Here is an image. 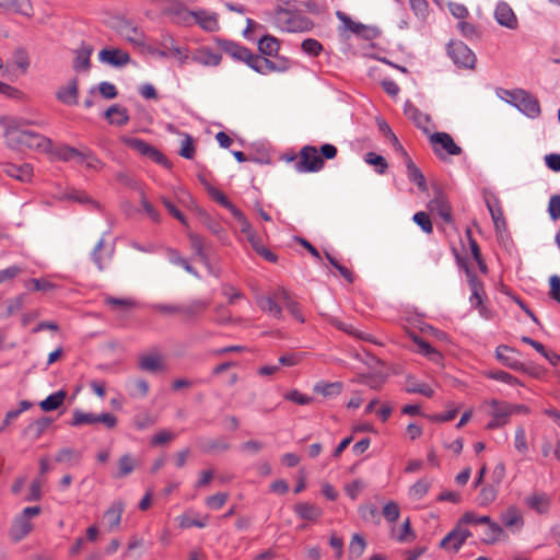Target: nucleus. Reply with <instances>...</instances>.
I'll return each instance as SVG.
<instances>
[{
	"instance_id": "nucleus-64",
	"label": "nucleus",
	"mask_w": 560,
	"mask_h": 560,
	"mask_svg": "<svg viewBox=\"0 0 560 560\" xmlns=\"http://www.w3.org/2000/svg\"><path fill=\"white\" fill-rule=\"evenodd\" d=\"M548 213L552 220L560 219V195H553L550 197Z\"/></svg>"
},
{
	"instance_id": "nucleus-47",
	"label": "nucleus",
	"mask_w": 560,
	"mask_h": 560,
	"mask_svg": "<svg viewBox=\"0 0 560 560\" xmlns=\"http://www.w3.org/2000/svg\"><path fill=\"white\" fill-rule=\"evenodd\" d=\"M189 241H190L191 248L195 252V255L199 258V260L205 266L210 268V260H209V257L203 248V240L197 234H190Z\"/></svg>"
},
{
	"instance_id": "nucleus-49",
	"label": "nucleus",
	"mask_w": 560,
	"mask_h": 560,
	"mask_svg": "<svg viewBox=\"0 0 560 560\" xmlns=\"http://www.w3.org/2000/svg\"><path fill=\"white\" fill-rule=\"evenodd\" d=\"M498 497V489L493 485H486L480 489L477 497V503L480 506H488L495 501Z\"/></svg>"
},
{
	"instance_id": "nucleus-6",
	"label": "nucleus",
	"mask_w": 560,
	"mask_h": 560,
	"mask_svg": "<svg viewBox=\"0 0 560 560\" xmlns=\"http://www.w3.org/2000/svg\"><path fill=\"white\" fill-rule=\"evenodd\" d=\"M447 52L455 65L471 69L476 62V56L471 49L463 42H451Z\"/></svg>"
},
{
	"instance_id": "nucleus-52",
	"label": "nucleus",
	"mask_w": 560,
	"mask_h": 560,
	"mask_svg": "<svg viewBox=\"0 0 560 560\" xmlns=\"http://www.w3.org/2000/svg\"><path fill=\"white\" fill-rule=\"evenodd\" d=\"M81 458V453L70 447H63L56 454V462L61 464H78Z\"/></svg>"
},
{
	"instance_id": "nucleus-44",
	"label": "nucleus",
	"mask_w": 560,
	"mask_h": 560,
	"mask_svg": "<svg viewBox=\"0 0 560 560\" xmlns=\"http://www.w3.org/2000/svg\"><path fill=\"white\" fill-rule=\"evenodd\" d=\"M488 528L486 529V536L482 539V541L487 545H493L498 540L502 538H506V535L502 528L501 525L498 523L490 521V523L487 524Z\"/></svg>"
},
{
	"instance_id": "nucleus-32",
	"label": "nucleus",
	"mask_w": 560,
	"mask_h": 560,
	"mask_svg": "<svg viewBox=\"0 0 560 560\" xmlns=\"http://www.w3.org/2000/svg\"><path fill=\"white\" fill-rule=\"evenodd\" d=\"M402 154L406 158V167H407V175L410 182H413L420 190L425 191L427 190V184L424 176L420 168L412 162V160L408 156V154L402 152Z\"/></svg>"
},
{
	"instance_id": "nucleus-7",
	"label": "nucleus",
	"mask_w": 560,
	"mask_h": 560,
	"mask_svg": "<svg viewBox=\"0 0 560 560\" xmlns=\"http://www.w3.org/2000/svg\"><path fill=\"white\" fill-rule=\"evenodd\" d=\"M429 139L434 153L441 159H443V151L450 155H459L462 153V148L457 145L453 138L446 132L431 133Z\"/></svg>"
},
{
	"instance_id": "nucleus-43",
	"label": "nucleus",
	"mask_w": 560,
	"mask_h": 560,
	"mask_svg": "<svg viewBox=\"0 0 560 560\" xmlns=\"http://www.w3.org/2000/svg\"><path fill=\"white\" fill-rule=\"evenodd\" d=\"M139 368L147 372H158L163 369V362L159 354H145L140 358Z\"/></svg>"
},
{
	"instance_id": "nucleus-18",
	"label": "nucleus",
	"mask_w": 560,
	"mask_h": 560,
	"mask_svg": "<svg viewBox=\"0 0 560 560\" xmlns=\"http://www.w3.org/2000/svg\"><path fill=\"white\" fill-rule=\"evenodd\" d=\"M124 511L125 503L120 500L114 501L110 504V506L105 511L103 520L107 525L108 532H115L119 528Z\"/></svg>"
},
{
	"instance_id": "nucleus-2",
	"label": "nucleus",
	"mask_w": 560,
	"mask_h": 560,
	"mask_svg": "<svg viewBox=\"0 0 560 560\" xmlns=\"http://www.w3.org/2000/svg\"><path fill=\"white\" fill-rule=\"evenodd\" d=\"M275 21L285 32H306L313 27V22L307 16L287 9H279Z\"/></svg>"
},
{
	"instance_id": "nucleus-45",
	"label": "nucleus",
	"mask_w": 560,
	"mask_h": 560,
	"mask_svg": "<svg viewBox=\"0 0 560 560\" xmlns=\"http://www.w3.org/2000/svg\"><path fill=\"white\" fill-rule=\"evenodd\" d=\"M167 257L171 264L179 266L184 268L188 273L192 275L195 278L199 279V273L197 270L188 262L187 259L180 256V254L175 249H168Z\"/></svg>"
},
{
	"instance_id": "nucleus-21",
	"label": "nucleus",
	"mask_w": 560,
	"mask_h": 560,
	"mask_svg": "<svg viewBox=\"0 0 560 560\" xmlns=\"http://www.w3.org/2000/svg\"><path fill=\"white\" fill-rule=\"evenodd\" d=\"M337 18L343 23L345 27L353 34L360 35L364 38H371L374 36L375 31L366 25L359 22H354L346 13L338 11Z\"/></svg>"
},
{
	"instance_id": "nucleus-23",
	"label": "nucleus",
	"mask_w": 560,
	"mask_h": 560,
	"mask_svg": "<svg viewBox=\"0 0 560 560\" xmlns=\"http://www.w3.org/2000/svg\"><path fill=\"white\" fill-rule=\"evenodd\" d=\"M486 205L491 214L495 230L497 231L504 230L506 228V222L503 217V210L501 208L499 199L495 196L487 197Z\"/></svg>"
},
{
	"instance_id": "nucleus-41",
	"label": "nucleus",
	"mask_w": 560,
	"mask_h": 560,
	"mask_svg": "<svg viewBox=\"0 0 560 560\" xmlns=\"http://www.w3.org/2000/svg\"><path fill=\"white\" fill-rule=\"evenodd\" d=\"M137 465V460L130 454H124L118 459V470L113 475L114 478H122L130 475Z\"/></svg>"
},
{
	"instance_id": "nucleus-8",
	"label": "nucleus",
	"mask_w": 560,
	"mask_h": 560,
	"mask_svg": "<svg viewBox=\"0 0 560 560\" xmlns=\"http://www.w3.org/2000/svg\"><path fill=\"white\" fill-rule=\"evenodd\" d=\"M114 28L116 32L125 38L127 42L135 46H143L144 45V34L143 32L135 25L131 21L127 19H117L115 22Z\"/></svg>"
},
{
	"instance_id": "nucleus-37",
	"label": "nucleus",
	"mask_w": 560,
	"mask_h": 560,
	"mask_svg": "<svg viewBox=\"0 0 560 560\" xmlns=\"http://www.w3.org/2000/svg\"><path fill=\"white\" fill-rule=\"evenodd\" d=\"M67 397V393L63 389H60L56 393H52L47 398L39 402V407L45 412H50L58 409L65 401Z\"/></svg>"
},
{
	"instance_id": "nucleus-28",
	"label": "nucleus",
	"mask_w": 560,
	"mask_h": 560,
	"mask_svg": "<svg viewBox=\"0 0 560 560\" xmlns=\"http://www.w3.org/2000/svg\"><path fill=\"white\" fill-rule=\"evenodd\" d=\"M526 505L538 514H545L550 506V498L544 492H534L525 499Z\"/></svg>"
},
{
	"instance_id": "nucleus-62",
	"label": "nucleus",
	"mask_w": 560,
	"mask_h": 560,
	"mask_svg": "<svg viewBox=\"0 0 560 560\" xmlns=\"http://www.w3.org/2000/svg\"><path fill=\"white\" fill-rule=\"evenodd\" d=\"M514 446L521 454H525L528 451L526 433L522 427L517 428L515 431Z\"/></svg>"
},
{
	"instance_id": "nucleus-34",
	"label": "nucleus",
	"mask_w": 560,
	"mask_h": 560,
	"mask_svg": "<svg viewBox=\"0 0 560 560\" xmlns=\"http://www.w3.org/2000/svg\"><path fill=\"white\" fill-rule=\"evenodd\" d=\"M405 390L408 394H420L425 397H432L434 395V390L424 382H419L413 376L409 375L406 378V387Z\"/></svg>"
},
{
	"instance_id": "nucleus-10",
	"label": "nucleus",
	"mask_w": 560,
	"mask_h": 560,
	"mask_svg": "<svg viewBox=\"0 0 560 560\" xmlns=\"http://www.w3.org/2000/svg\"><path fill=\"white\" fill-rule=\"evenodd\" d=\"M470 536V530L463 528L462 524L458 523L456 527L440 541V547L457 552Z\"/></svg>"
},
{
	"instance_id": "nucleus-14",
	"label": "nucleus",
	"mask_w": 560,
	"mask_h": 560,
	"mask_svg": "<svg viewBox=\"0 0 560 560\" xmlns=\"http://www.w3.org/2000/svg\"><path fill=\"white\" fill-rule=\"evenodd\" d=\"M221 48L233 59L245 62L248 67L252 65L254 55L248 48L231 40H221Z\"/></svg>"
},
{
	"instance_id": "nucleus-13",
	"label": "nucleus",
	"mask_w": 560,
	"mask_h": 560,
	"mask_svg": "<svg viewBox=\"0 0 560 560\" xmlns=\"http://www.w3.org/2000/svg\"><path fill=\"white\" fill-rule=\"evenodd\" d=\"M194 24H197L206 32H217L220 28L219 15L215 12L197 9L194 14Z\"/></svg>"
},
{
	"instance_id": "nucleus-39",
	"label": "nucleus",
	"mask_w": 560,
	"mask_h": 560,
	"mask_svg": "<svg viewBox=\"0 0 560 560\" xmlns=\"http://www.w3.org/2000/svg\"><path fill=\"white\" fill-rule=\"evenodd\" d=\"M343 385L341 382L325 383L319 382L314 386V392L320 394L326 398L338 396L342 392Z\"/></svg>"
},
{
	"instance_id": "nucleus-55",
	"label": "nucleus",
	"mask_w": 560,
	"mask_h": 560,
	"mask_svg": "<svg viewBox=\"0 0 560 560\" xmlns=\"http://www.w3.org/2000/svg\"><path fill=\"white\" fill-rule=\"evenodd\" d=\"M201 448L205 452H224L230 448V443L223 439H208L201 444Z\"/></svg>"
},
{
	"instance_id": "nucleus-3",
	"label": "nucleus",
	"mask_w": 560,
	"mask_h": 560,
	"mask_svg": "<svg viewBox=\"0 0 560 560\" xmlns=\"http://www.w3.org/2000/svg\"><path fill=\"white\" fill-rule=\"evenodd\" d=\"M121 141L130 149L139 152L143 156L151 159L155 163L161 164L166 168L172 166L168 159L155 147L149 144L148 142L132 137H121Z\"/></svg>"
},
{
	"instance_id": "nucleus-4",
	"label": "nucleus",
	"mask_w": 560,
	"mask_h": 560,
	"mask_svg": "<svg viewBox=\"0 0 560 560\" xmlns=\"http://www.w3.org/2000/svg\"><path fill=\"white\" fill-rule=\"evenodd\" d=\"M324 160L315 147L305 145L300 151V160L295 162L294 168L299 173H315L323 168Z\"/></svg>"
},
{
	"instance_id": "nucleus-19",
	"label": "nucleus",
	"mask_w": 560,
	"mask_h": 560,
	"mask_svg": "<svg viewBox=\"0 0 560 560\" xmlns=\"http://www.w3.org/2000/svg\"><path fill=\"white\" fill-rule=\"evenodd\" d=\"M78 96L79 83L77 79H71L66 85L60 86L56 92V98L68 106L77 105Z\"/></svg>"
},
{
	"instance_id": "nucleus-16",
	"label": "nucleus",
	"mask_w": 560,
	"mask_h": 560,
	"mask_svg": "<svg viewBox=\"0 0 560 560\" xmlns=\"http://www.w3.org/2000/svg\"><path fill=\"white\" fill-rule=\"evenodd\" d=\"M0 165L4 174L22 183L30 182L33 176V168L27 163L16 165L11 162H2Z\"/></svg>"
},
{
	"instance_id": "nucleus-51",
	"label": "nucleus",
	"mask_w": 560,
	"mask_h": 560,
	"mask_svg": "<svg viewBox=\"0 0 560 560\" xmlns=\"http://www.w3.org/2000/svg\"><path fill=\"white\" fill-rule=\"evenodd\" d=\"M413 341L418 346V352L428 357L432 361H439L441 353L434 349L429 342L418 336H413Z\"/></svg>"
},
{
	"instance_id": "nucleus-35",
	"label": "nucleus",
	"mask_w": 560,
	"mask_h": 560,
	"mask_svg": "<svg viewBox=\"0 0 560 560\" xmlns=\"http://www.w3.org/2000/svg\"><path fill=\"white\" fill-rule=\"evenodd\" d=\"M175 23L184 26L194 25L195 10H189L184 5H176L170 10Z\"/></svg>"
},
{
	"instance_id": "nucleus-54",
	"label": "nucleus",
	"mask_w": 560,
	"mask_h": 560,
	"mask_svg": "<svg viewBox=\"0 0 560 560\" xmlns=\"http://www.w3.org/2000/svg\"><path fill=\"white\" fill-rule=\"evenodd\" d=\"M207 191L210 195V197L217 201L219 205H221L223 208L228 209L231 214L236 210L237 208L229 200V198L218 188L213 186H208Z\"/></svg>"
},
{
	"instance_id": "nucleus-53",
	"label": "nucleus",
	"mask_w": 560,
	"mask_h": 560,
	"mask_svg": "<svg viewBox=\"0 0 560 560\" xmlns=\"http://www.w3.org/2000/svg\"><path fill=\"white\" fill-rule=\"evenodd\" d=\"M430 487L431 481L429 479H419L409 488V497L413 500H420L428 493Z\"/></svg>"
},
{
	"instance_id": "nucleus-31",
	"label": "nucleus",
	"mask_w": 560,
	"mask_h": 560,
	"mask_svg": "<svg viewBox=\"0 0 560 560\" xmlns=\"http://www.w3.org/2000/svg\"><path fill=\"white\" fill-rule=\"evenodd\" d=\"M294 512L300 518L313 522L317 521L323 514L320 508L307 502H300L295 504Z\"/></svg>"
},
{
	"instance_id": "nucleus-56",
	"label": "nucleus",
	"mask_w": 560,
	"mask_h": 560,
	"mask_svg": "<svg viewBox=\"0 0 560 560\" xmlns=\"http://www.w3.org/2000/svg\"><path fill=\"white\" fill-rule=\"evenodd\" d=\"M377 125H378L380 131L383 133V136L387 140H389L397 150L405 152L404 148L401 147V144L398 141V138L393 132L389 125L383 119L377 120Z\"/></svg>"
},
{
	"instance_id": "nucleus-46",
	"label": "nucleus",
	"mask_w": 560,
	"mask_h": 560,
	"mask_svg": "<svg viewBox=\"0 0 560 560\" xmlns=\"http://www.w3.org/2000/svg\"><path fill=\"white\" fill-rule=\"evenodd\" d=\"M98 423L97 415L92 412H84L80 409H75L73 411V418L69 422L71 427H81L84 424H95Z\"/></svg>"
},
{
	"instance_id": "nucleus-27",
	"label": "nucleus",
	"mask_w": 560,
	"mask_h": 560,
	"mask_svg": "<svg viewBox=\"0 0 560 560\" xmlns=\"http://www.w3.org/2000/svg\"><path fill=\"white\" fill-rule=\"evenodd\" d=\"M495 354L498 360L501 361L504 365L515 371L523 369V363L516 359V351L513 348L508 346H499L495 350Z\"/></svg>"
},
{
	"instance_id": "nucleus-63",
	"label": "nucleus",
	"mask_w": 560,
	"mask_h": 560,
	"mask_svg": "<svg viewBox=\"0 0 560 560\" xmlns=\"http://www.w3.org/2000/svg\"><path fill=\"white\" fill-rule=\"evenodd\" d=\"M214 313L217 315L214 318V322L220 325H224V324H229V323L233 322V317H232L231 313L222 304L217 305L214 307Z\"/></svg>"
},
{
	"instance_id": "nucleus-17",
	"label": "nucleus",
	"mask_w": 560,
	"mask_h": 560,
	"mask_svg": "<svg viewBox=\"0 0 560 560\" xmlns=\"http://www.w3.org/2000/svg\"><path fill=\"white\" fill-rule=\"evenodd\" d=\"M495 21L510 30L517 28V18L512 8L506 2H499L494 10Z\"/></svg>"
},
{
	"instance_id": "nucleus-22",
	"label": "nucleus",
	"mask_w": 560,
	"mask_h": 560,
	"mask_svg": "<svg viewBox=\"0 0 560 560\" xmlns=\"http://www.w3.org/2000/svg\"><path fill=\"white\" fill-rule=\"evenodd\" d=\"M405 115L411 119L415 125L423 130V132L429 133V125H430V116L423 114L420 109L413 106L411 103L407 102L405 104Z\"/></svg>"
},
{
	"instance_id": "nucleus-50",
	"label": "nucleus",
	"mask_w": 560,
	"mask_h": 560,
	"mask_svg": "<svg viewBox=\"0 0 560 560\" xmlns=\"http://www.w3.org/2000/svg\"><path fill=\"white\" fill-rule=\"evenodd\" d=\"M105 304L109 306L114 311H130L137 306L136 301L131 299H120V298H113L107 296L105 298Z\"/></svg>"
},
{
	"instance_id": "nucleus-57",
	"label": "nucleus",
	"mask_w": 560,
	"mask_h": 560,
	"mask_svg": "<svg viewBox=\"0 0 560 560\" xmlns=\"http://www.w3.org/2000/svg\"><path fill=\"white\" fill-rule=\"evenodd\" d=\"M365 540L359 534H354L349 545V553L353 558H359L365 549Z\"/></svg>"
},
{
	"instance_id": "nucleus-15",
	"label": "nucleus",
	"mask_w": 560,
	"mask_h": 560,
	"mask_svg": "<svg viewBox=\"0 0 560 560\" xmlns=\"http://www.w3.org/2000/svg\"><path fill=\"white\" fill-rule=\"evenodd\" d=\"M98 60L114 67H124L130 62V56L121 49L104 48L98 52Z\"/></svg>"
},
{
	"instance_id": "nucleus-29",
	"label": "nucleus",
	"mask_w": 560,
	"mask_h": 560,
	"mask_svg": "<svg viewBox=\"0 0 560 560\" xmlns=\"http://www.w3.org/2000/svg\"><path fill=\"white\" fill-rule=\"evenodd\" d=\"M52 420L48 417H42L31 422L23 431L24 436L35 441L49 428Z\"/></svg>"
},
{
	"instance_id": "nucleus-38",
	"label": "nucleus",
	"mask_w": 560,
	"mask_h": 560,
	"mask_svg": "<svg viewBox=\"0 0 560 560\" xmlns=\"http://www.w3.org/2000/svg\"><path fill=\"white\" fill-rule=\"evenodd\" d=\"M105 117L109 119V122L117 126H124L129 121V115L126 108L119 105H112L105 112Z\"/></svg>"
},
{
	"instance_id": "nucleus-30",
	"label": "nucleus",
	"mask_w": 560,
	"mask_h": 560,
	"mask_svg": "<svg viewBox=\"0 0 560 560\" xmlns=\"http://www.w3.org/2000/svg\"><path fill=\"white\" fill-rule=\"evenodd\" d=\"M33 526L31 521L19 514L12 524L10 535L13 540L20 541L32 530Z\"/></svg>"
},
{
	"instance_id": "nucleus-12",
	"label": "nucleus",
	"mask_w": 560,
	"mask_h": 560,
	"mask_svg": "<svg viewBox=\"0 0 560 560\" xmlns=\"http://www.w3.org/2000/svg\"><path fill=\"white\" fill-rule=\"evenodd\" d=\"M500 521L505 528L515 534L522 530L524 517L521 510L515 505H510L500 514Z\"/></svg>"
},
{
	"instance_id": "nucleus-11",
	"label": "nucleus",
	"mask_w": 560,
	"mask_h": 560,
	"mask_svg": "<svg viewBox=\"0 0 560 560\" xmlns=\"http://www.w3.org/2000/svg\"><path fill=\"white\" fill-rule=\"evenodd\" d=\"M491 407V420L487 424V428L493 430L505 425L511 417L512 407H510V404L492 400Z\"/></svg>"
},
{
	"instance_id": "nucleus-48",
	"label": "nucleus",
	"mask_w": 560,
	"mask_h": 560,
	"mask_svg": "<svg viewBox=\"0 0 560 560\" xmlns=\"http://www.w3.org/2000/svg\"><path fill=\"white\" fill-rule=\"evenodd\" d=\"M194 59L200 65L215 67L220 65L222 57L220 54L213 52L209 49H201Z\"/></svg>"
},
{
	"instance_id": "nucleus-25",
	"label": "nucleus",
	"mask_w": 560,
	"mask_h": 560,
	"mask_svg": "<svg viewBox=\"0 0 560 560\" xmlns=\"http://www.w3.org/2000/svg\"><path fill=\"white\" fill-rule=\"evenodd\" d=\"M278 302L281 301L277 298V291L272 295L257 298V304L260 310L275 318L282 317V308Z\"/></svg>"
},
{
	"instance_id": "nucleus-60",
	"label": "nucleus",
	"mask_w": 560,
	"mask_h": 560,
	"mask_svg": "<svg viewBox=\"0 0 560 560\" xmlns=\"http://www.w3.org/2000/svg\"><path fill=\"white\" fill-rule=\"evenodd\" d=\"M88 168L101 171L104 163L89 148H84V162Z\"/></svg>"
},
{
	"instance_id": "nucleus-33",
	"label": "nucleus",
	"mask_w": 560,
	"mask_h": 560,
	"mask_svg": "<svg viewBox=\"0 0 560 560\" xmlns=\"http://www.w3.org/2000/svg\"><path fill=\"white\" fill-rule=\"evenodd\" d=\"M3 10L22 14L27 18L33 15V5L31 0H4Z\"/></svg>"
},
{
	"instance_id": "nucleus-9",
	"label": "nucleus",
	"mask_w": 560,
	"mask_h": 560,
	"mask_svg": "<svg viewBox=\"0 0 560 560\" xmlns=\"http://www.w3.org/2000/svg\"><path fill=\"white\" fill-rule=\"evenodd\" d=\"M250 68L260 74H268L270 72H284L289 69V62L287 60L275 62L266 57L255 54L254 58L252 59Z\"/></svg>"
},
{
	"instance_id": "nucleus-61",
	"label": "nucleus",
	"mask_w": 560,
	"mask_h": 560,
	"mask_svg": "<svg viewBox=\"0 0 560 560\" xmlns=\"http://www.w3.org/2000/svg\"><path fill=\"white\" fill-rule=\"evenodd\" d=\"M179 154H180V156L188 159V160L194 158V154H195L194 139L188 133L184 135Z\"/></svg>"
},
{
	"instance_id": "nucleus-59",
	"label": "nucleus",
	"mask_w": 560,
	"mask_h": 560,
	"mask_svg": "<svg viewBox=\"0 0 560 560\" xmlns=\"http://www.w3.org/2000/svg\"><path fill=\"white\" fill-rule=\"evenodd\" d=\"M412 220L415 223H417L421 228V230L424 233H428V234L432 233L433 225H432L431 219L427 212L419 211V212L415 213Z\"/></svg>"
},
{
	"instance_id": "nucleus-20",
	"label": "nucleus",
	"mask_w": 560,
	"mask_h": 560,
	"mask_svg": "<svg viewBox=\"0 0 560 560\" xmlns=\"http://www.w3.org/2000/svg\"><path fill=\"white\" fill-rule=\"evenodd\" d=\"M54 156L62 162L75 161L78 164L84 162V148L82 150L62 144L50 150Z\"/></svg>"
},
{
	"instance_id": "nucleus-26",
	"label": "nucleus",
	"mask_w": 560,
	"mask_h": 560,
	"mask_svg": "<svg viewBox=\"0 0 560 560\" xmlns=\"http://www.w3.org/2000/svg\"><path fill=\"white\" fill-rule=\"evenodd\" d=\"M93 52V48L90 45L82 44L78 49L74 50V60H73V69L75 71H89L91 67V55Z\"/></svg>"
},
{
	"instance_id": "nucleus-5",
	"label": "nucleus",
	"mask_w": 560,
	"mask_h": 560,
	"mask_svg": "<svg viewBox=\"0 0 560 560\" xmlns=\"http://www.w3.org/2000/svg\"><path fill=\"white\" fill-rule=\"evenodd\" d=\"M515 107L530 118L540 115V105L538 100L524 90H515L510 93Z\"/></svg>"
},
{
	"instance_id": "nucleus-36",
	"label": "nucleus",
	"mask_w": 560,
	"mask_h": 560,
	"mask_svg": "<svg viewBox=\"0 0 560 560\" xmlns=\"http://www.w3.org/2000/svg\"><path fill=\"white\" fill-rule=\"evenodd\" d=\"M277 298L284 304L285 308L291 313V315L303 323L304 317L300 311L299 304L291 299L289 293L284 289L277 290Z\"/></svg>"
},
{
	"instance_id": "nucleus-1",
	"label": "nucleus",
	"mask_w": 560,
	"mask_h": 560,
	"mask_svg": "<svg viewBox=\"0 0 560 560\" xmlns=\"http://www.w3.org/2000/svg\"><path fill=\"white\" fill-rule=\"evenodd\" d=\"M31 122L14 117H1L0 125L4 129L7 144L14 150L32 149L40 152H50L52 142L49 138L24 129Z\"/></svg>"
},
{
	"instance_id": "nucleus-40",
	"label": "nucleus",
	"mask_w": 560,
	"mask_h": 560,
	"mask_svg": "<svg viewBox=\"0 0 560 560\" xmlns=\"http://www.w3.org/2000/svg\"><path fill=\"white\" fill-rule=\"evenodd\" d=\"M208 306V301L196 299L192 300L187 305H182V315H184L188 319H191L201 314L203 311H206Z\"/></svg>"
},
{
	"instance_id": "nucleus-42",
	"label": "nucleus",
	"mask_w": 560,
	"mask_h": 560,
	"mask_svg": "<svg viewBox=\"0 0 560 560\" xmlns=\"http://www.w3.org/2000/svg\"><path fill=\"white\" fill-rule=\"evenodd\" d=\"M279 48L278 39L271 35H265L258 42V50L265 56H276Z\"/></svg>"
},
{
	"instance_id": "nucleus-58",
	"label": "nucleus",
	"mask_w": 560,
	"mask_h": 560,
	"mask_svg": "<svg viewBox=\"0 0 560 560\" xmlns=\"http://www.w3.org/2000/svg\"><path fill=\"white\" fill-rule=\"evenodd\" d=\"M364 161L368 164L377 166L378 168L376 170V172L378 174H384L388 167L386 160L382 155H378L374 152L366 153Z\"/></svg>"
},
{
	"instance_id": "nucleus-24",
	"label": "nucleus",
	"mask_w": 560,
	"mask_h": 560,
	"mask_svg": "<svg viewBox=\"0 0 560 560\" xmlns=\"http://www.w3.org/2000/svg\"><path fill=\"white\" fill-rule=\"evenodd\" d=\"M428 208L430 211L436 212L445 222L452 221L451 206L442 192H438L435 197L430 200Z\"/></svg>"
}]
</instances>
